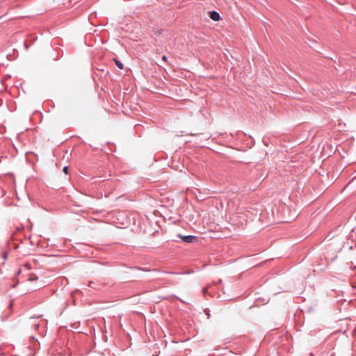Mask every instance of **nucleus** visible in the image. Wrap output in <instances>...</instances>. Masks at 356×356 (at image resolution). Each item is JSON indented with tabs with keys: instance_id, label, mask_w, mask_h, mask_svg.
Here are the masks:
<instances>
[{
	"instance_id": "1",
	"label": "nucleus",
	"mask_w": 356,
	"mask_h": 356,
	"mask_svg": "<svg viewBox=\"0 0 356 356\" xmlns=\"http://www.w3.org/2000/svg\"><path fill=\"white\" fill-rule=\"evenodd\" d=\"M38 317H31V324L34 327L35 330L38 332H40V328L44 329L46 327L47 322L45 320L38 321Z\"/></svg>"
},
{
	"instance_id": "2",
	"label": "nucleus",
	"mask_w": 356,
	"mask_h": 356,
	"mask_svg": "<svg viewBox=\"0 0 356 356\" xmlns=\"http://www.w3.org/2000/svg\"><path fill=\"white\" fill-rule=\"evenodd\" d=\"M177 236L180 238L182 241L187 243H193L197 241V237L193 235L183 236L181 234H178Z\"/></svg>"
},
{
	"instance_id": "3",
	"label": "nucleus",
	"mask_w": 356,
	"mask_h": 356,
	"mask_svg": "<svg viewBox=\"0 0 356 356\" xmlns=\"http://www.w3.org/2000/svg\"><path fill=\"white\" fill-rule=\"evenodd\" d=\"M88 286L94 290L99 291L102 289V288L104 286V284L102 283L97 282L95 281H90L88 284Z\"/></svg>"
},
{
	"instance_id": "4",
	"label": "nucleus",
	"mask_w": 356,
	"mask_h": 356,
	"mask_svg": "<svg viewBox=\"0 0 356 356\" xmlns=\"http://www.w3.org/2000/svg\"><path fill=\"white\" fill-rule=\"evenodd\" d=\"M209 16L212 20L215 22H218L220 19V14L214 10L209 12Z\"/></svg>"
},
{
	"instance_id": "5",
	"label": "nucleus",
	"mask_w": 356,
	"mask_h": 356,
	"mask_svg": "<svg viewBox=\"0 0 356 356\" xmlns=\"http://www.w3.org/2000/svg\"><path fill=\"white\" fill-rule=\"evenodd\" d=\"M114 62L119 69L122 70L124 68V65L118 59L114 58Z\"/></svg>"
},
{
	"instance_id": "6",
	"label": "nucleus",
	"mask_w": 356,
	"mask_h": 356,
	"mask_svg": "<svg viewBox=\"0 0 356 356\" xmlns=\"http://www.w3.org/2000/svg\"><path fill=\"white\" fill-rule=\"evenodd\" d=\"M63 172L65 174H67V172H68V168L67 166H64L63 168Z\"/></svg>"
},
{
	"instance_id": "7",
	"label": "nucleus",
	"mask_w": 356,
	"mask_h": 356,
	"mask_svg": "<svg viewBox=\"0 0 356 356\" xmlns=\"http://www.w3.org/2000/svg\"><path fill=\"white\" fill-rule=\"evenodd\" d=\"M167 274H181V273H174L171 271H166Z\"/></svg>"
},
{
	"instance_id": "8",
	"label": "nucleus",
	"mask_w": 356,
	"mask_h": 356,
	"mask_svg": "<svg viewBox=\"0 0 356 356\" xmlns=\"http://www.w3.org/2000/svg\"><path fill=\"white\" fill-rule=\"evenodd\" d=\"M6 258H7V253L6 252H3V259L5 260V259H6Z\"/></svg>"
},
{
	"instance_id": "9",
	"label": "nucleus",
	"mask_w": 356,
	"mask_h": 356,
	"mask_svg": "<svg viewBox=\"0 0 356 356\" xmlns=\"http://www.w3.org/2000/svg\"><path fill=\"white\" fill-rule=\"evenodd\" d=\"M162 60H164V61H166L167 60V56L165 55H163L162 56Z\"/></svg>"
},
{
	"instance_id": "10",
	"label": "nucleus",
	"mask_w": 356,
	"mask_h": 356,
	"mask_svg": "<svg viewBox=\"0 0 356 356\" xmlns=\"http://www.w3.org/2000/svg\"><path fill=\"white\" fill-rule=\"evenodd\" d=\"M202 291H203V293H204V296H205V295L207 293V289H205V288H204V289H202Z\"/></svg>"
},
{
	"instance_id": "11",
	"label": "nucleus",
	"mask_w": 356,
	"mask_h": 356,
	"mask_svg": "<svg viewBox=\"0 0 356 356\" xmlns=\"http://www.w3.org/2000/svg\"><path fill=\"white\" fill-rule=\"evenodd\" d=\"M37 279H38V277H35V276H34V277H31V278H29V280L33 281V280H37Z\"/></svg>"
}]
</instances>
